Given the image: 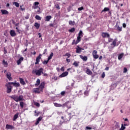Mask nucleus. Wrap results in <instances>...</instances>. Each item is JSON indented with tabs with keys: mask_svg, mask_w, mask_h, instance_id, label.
<instances>
[{
	"mask_svg": "<svg viewBox=\"0 0 130 130\" xmlns=\"http://www.w3.org/2000/svg\"><path fill=\"white\" fill-rule=\"evenodd\" d=\"M45 86V82H41L39 87L34 88L32 89V92L36 93V94H40V92H43V89H44Z\"/></svg>",
	"mask_w": 130,
	"mask_h": 130,
	"instance_id": "obj_1",
	"label": "nucleus"
},
{
	"mask_svg": "<svg viewBox=\"0 0 130 130\" xmlns=\"http://www.w3.org/2000/svg\"><path fill=\"white\" fill-rule=\"evenodd\" d=\"M10 98L13 99L16 102H19V101H24V97L23 95H19V96L17 95H13L10 96Z\"/></svg>",
	"mask_w": 130,
	"mask_h": 130,
	"instance_id": "obj_2",
	"label": "nucleus"
},
{
	"mask_svg": "<svg viewBox=\"0 0 130 130\" xmlns=\"http://www.w3.org/2000/svg\"><path fill=\"white\" fill-rule=\"evenodd\" d=\"M32 74H36V76L39 77L41 76V74H43V68H41L39 70H33Z\"/></svg>",
	"mask_w": 130,
	"mask_h": 130,
	"instance_id": "obj_3",
	"label": "nucleus"
},
{
	"mask_svg": "<svg viewBox=\"0 0 130 130\" xmlns=\"http://www.w3.org/2000/svg\"><path fill=\"white\" fill-rule=\"evenodd\" d=\"M83 31L82 30H80L78 34V36L77 37V40L76 41L75 45L78 44V43L81 41V39L82 38L81 37H83Z\"/></svg>",
	"mask_w": 130,
	"mask_h": 130,
	"instance_id": "obj_4",
	"label": "nucleus"
},
{
	"mask_svg": "<svg viewBox=\"0 0 130 130\" xmlns=\"http://www.w3.org/2000/svg\"><path fill=\"white\" fill-rule=\"evenodd\" d=\"M11 84H9V82L8 84H6L5 85L6 87H7V94H10V93H11V92H12V89H13V87H12V86H11Z\"/></svg>",
	"mask_w": 130,
	"mask_h": 130,
	"instance_id": "obj_5",
	"label": "nucleus"
},
{
	"mask_svg": "<svg viewBox=\"0 0 130 130\" xmlns=\"http://www.w3.org/2000/svg\"><path fill=\"white\" fill-rule=\"evenodd\" d=\"M98 52L96 50H94L92 51V56L93 58H94V59H97V58H99V55L98 54H97Z\"/></svg>",
	"mask_w": 130,
	"mask_h": 130,
	"instance_id": "obj_6",
	"label": "nucleus"
},
{
	"mask_svg": "<svg viewBox=\"0 0 130 130\" xmlns=\"http://www.w3.org/2000/svg\"><path fill=\"white\" fill-rule=\"evenodd\" d=\"M76 53H81L82 52V50H84V48L80 47L79 46H77V47L76 48Z\"/></svg>",
	"mask_w": 130,
	"mask_h": 130,
	"instance_id": "obj_7",
	"label": "nucleus"
},
{
	"mask_svg": "<svg viewBox=\"0 0 130 130\" xmlns=\"http://www.w3.org/2000/svg\"><path fill=\"white\" fill-rule=\"evenodd\" d=\"M66 106L68 109L72 108V106L71 105V103L70 102H67L63 104V107H66Z\"/></svg>",
	"mask_w": 130,
	"mask_h": 130,
	"instance_id": "obj_8",
	"label": "nucleus"
},
{
	"mask_svg": "<svg viewBox=\"0 0 130 130\" xmlns=\"http://www.w3.org/2000/svg\"><path fill=\"white\" fill-rule=\"evenodd\" d=\"M6 129L11 130L15 129V126H14L13 125L7 124L6 125Z\"/></svg>",
	"mask_w": 130,
	"mask_h": 130,
	"instance_id": "obj_9",
	"label": "nucleus"
},
{
	"mask_svg": "<svg viewBox=\"0 0 130 130\" xmlns=\"http://www.w3.org/2000/svg\"><path fill=\"white\" fill-rule=\"evenodd\" d=\"M41 56H42V55H41V54H40L39 56L37 57L36 59L35 64H38V63L40 62V59H41Z\"/></svg>",
	"mask_w": 130,
	"mask_h": 130,
	"instance_id": "obj_10",
	"label": "nucleus"
},
{
	"mask_svg": "<svg viewBox=\"0 0 130 130\" xmlns=\"http://www.w3.org/2000/svg\"><path fill=\"white\" fill-rule=\"evenodd\" d=\"M102 37L103 38H109L110 37V35L107 32H102Z\"/></svg>",
	"mask_w": 130,
	"mask_h": 130,
	"instance_id": "obj_11",
	"label": "nucleus"
},
{
	"mask_svg": "<svg viewBox=\"0 0 130 130\" xmlns=\"http://www.w3.org/2000/svg\"><path fill=\"white\" fill-rule=\"evenodd\" d=\"M86 70L85 71V73L87 75H89V76H91L93 74V72H92L91 71V70H90V69H89L88 67H86Z\"/></svg>",
	"mask_w": 130,
	"mask_h": 130,
	"instance_id": "obj_12",
	"label": "nucleus"
},
{
	"mask_svg": "<svg viewBox=\"0 0 130 130\" xmlns=\"http://www.w3.org/2000/svg\"><path fill=\"white\" fill-rule=\"evenodd\" d=\"M9 85H13L14 87H20V83L19 82H9Z\"/></svg>",
	"mask_w": 130,
	"mask_h": 130,
	"instance_id": "obj_13",
	"label": "nucleus"
},
{
	"mask_svg": "<svg viewBox=\"0 0 130 130\" xmlns=\"http://www.w3.org/2000/svg\"><path fill=\"white\" fill-rule=\"evenodd\" d=\"M69 75L68 72H65L62 73L61 75L59 76V78H63L64 77H67Z\"/></svg>",
	"mask_w": 130,
	"mask_h": 130,
	"instance_id": "obj_14",
	"label": "nucleus"
},
{
	"mask_svg": "<svg viewBox=\"0 0 130 130\" xmlns=\"http://www.w3.org/2000/svg\"><path fill=\"white\" fill-rule=\"evenodd\" d=\"M24 60V57H21L20 58H19L18 60H17V63L18 66H20L21 64V62Z\"/></svg>",
	"mask_w": 130,
	"mask_h": 130,
	"instance_id": "obj_15",
	"label": "nucleus"
},
{
	"mask_svg": "<svg viewBox=\"0 0 130 130\" xmlns=\"http://www.w3.org/2000/svg\"><path fill=\"white\" fill-rule=\"evenodd\" d=\"M6 77L9 81H12V74L10 72L7 73Z\"/></svg>",
	"mask_w": 130,
	"mask_h": 130,
	"instance_id": "obj_16",
	"label": "nucleus"
},
{
	"mask_svg": "<svg viewBox=\"0 0 130 130\" xmlns=\"http://www.w3.org/2000/svg\"><path fill=\"white\" fill-rule=\"evenodd\" d=\"M10 34L12 37H15L16 36V32L14 30H11L10 31Z\"/></svg>",
	"mask_w": 130,
	"mask_h": 130,
	"instance_id": "obj_17",
	"label": "nucleus"
},
{
	"mask_svg": "<svg viewBox=\"0 0 130 130\" xmlns=\"http://www.w3.org/2000/svg\"><path fill=\"white\" fill-rule=\"evenodd\" d=\"M1 12L2 15H9V11L7 10H1Z\"/></svg>",
	"mask_w": 130,
	"mask_h": 130,
	"instance_id": "obj_18",
	"label": "nucleus"
},
{
	"mask_svg": "<svg viewBox=\"0 0 130 130\" xmlns=\"http://www.w3.org/2000/svg\"><path fill=\"white\" fill-rule=\"evenodd\" d=\"M41 120H42V117L40 116L37 119V121L35 123V125H38V124H39V122L41 121Z\"/></svg>",
	"mask_w": 130,
	"mask_h": 130,
	"instance_id": "obj_19",
	"label": "nucleus"
},
{
	"mask_svg": "<svg viewBox=\"0 0 130 130\" xmlns=\"http://www.w3.org/2000/svg\"><path fill=\"white\" fill-rule=\"evenodd\" d=\"M19 81L21 85L23 86H24V85H26V82L24 81V79L22 78H19Z\"/></svg>",
	"mask_w": 130,
	"mask_h": 130,
	"instance_id": "obj_20",
	"label": "nucleus"
},
{
	"mask_svg": "<svg viewBox=\"0 0 130 130\" xmlns=\"http://www.w3.org/2000/svg\"><path fill=\"white\" fill-rule=\"evenodd\" d=\"M124 56V53H121L118 55V59L119 60H121V58H122V57H123Z\"/></svg>",
	"mask_w": 130,
	"mask_h": 130,
	"instance_id": "obj_21",
	"label": "nucleus"
},
{
	"mask_svg": "<svg viewBox=\"0 0 130 130\" xmlns=\"http://www.w3.org/2000/svg\"><path fill=\"white\" fill-rule=\"evenodd\" d=\"M115 27L116 28L117 31H118L119 32H121L122 31V27H120L119 25H115Z\"/></svg>",
	"mask_w": 130,
	"mask_h": 130,
	"instance_id": "obj_22",
	"label": "nucleus"
},
{
	"mask_svg": "<svg viewBox=\"0 0 130 130\" xmlns=\"http://www.w3.org/2000/svg\"><path fill=\"white\" fill-rule=\"evenodd\" d=\"M80 57L84 61H87L88 60V57L86 56H83L82 55H80Z\"/></svg>",
	"mask_w": 130,
	"mask_h": 130,
	"instance_id": "obj_23",
	"label": "nucleus"
},
{
	"mask_svg": "<svg viewBox=\"0 0 130 130\" xmlns=\"http://www.w3.org/2000/svg\"><path fill=\"white\" fill-rule=\"evenodd\" d=\"M52 18V17H51V16H50V15L47 16L45 17V21L46 22H49V21H50V20H51Z\"/></svg>",
	"mask_w": 130,
	"mask_h": 130,
	"instance_id": "obj_24",
	"label": "nucleus"
},
{
	"mask_svg": "<svg viewBox=\"0 0 130 130\" xmlns=\"http://www.w3.org/2000/svg\"><path fill=\"white\" fill-rule=\"evenodd\" d=\"M119 43H120V41H118L117 39H115L114 40V46H117Z\"/></svg>",
	"mask_w": 130,
	"mask_h": 130,
	"instance_id": "obj_25",
	"label": "nucleus"
},
{
	"mask_svg": "<svg viewBox=\"0 0 130 130\" xmlns=\"http://www.w3.org/2000/svg\"><path fill=\"white\" fill-rule=\"evenodd\" d=\"M19 116V113H17L16 114L14 115L13 117V121H15V120H17V119L18 118Z\"/></svg>",
	"mask_w": 130,
	"mask_h": 130,
	"instance_id": "obj_26",
	"label": "nucleus"
},
{
	"mask_svg": "<svg viewBox=\"0 0 130 130\" xmlns=\"http://www.w3.org/2000/svg\"><path fill=\"white\" fill-rule=\"evenodd\" d=\"M40 85V79H38L36 81V83L35 84L36 87H38Z\"/></svg>",
	"mask_w": 130,
	"mask_h": 130,
	"instance_id": "obj_27",
	"label": "nucleus"
},
{
	"mask_svg": "<svg viewBox=\"0 0 130 130\" xmlns=\"http://www.w3.org/2000/svg\"><path fill=\"white\" fill-rule=\"evenodd\" d=\"M54 105L55 106V107H63V105L56 103H54Z\"/></svg>",
	"mask_w": 130,
	"mask_h": 130,
	"instance_id": "obj_28",
	"label": "nucleus"
},
{
	"mask_svg": "<svg viewBox=\"0 0 130 130\" xmlns=\"http://www.w3.org/2000/svg\"><path fill=\"white\" fill-rule=\"evenodd\" d=\"M34 26L37 29H39L40 27V24L38 23V22H36L35 23Z\"/></svg>",
	"mask_w": 130,
	"mask_h": 130,
	"instance_id": "obj_29",
	"label": "nucleus"
},
{
	"mask_svg": "<svg viewBox=\"0 0 130 130\" xmlns=\"http://www.w3.org/2000/svg\"><path fill=\"white\" fill-rule=\"evenodd\" d=\"M69 25H71V26H75L76 22H75V21H72V20H70L69 21Z\"/></svg>",
	"mask_w": 130,
	"mask_h": 130,
	"instance_id": "obj_30",
	"label": "nucleus"
},
{
	"mask_svg": "<svg viewBox=\"0 0 130 130\" xmlns=\"http://www.w3.org/2000/svg\"><path fill=\"white\" fill-rule=\"evenodd\" d=\"M79 63H80L79 62H77L75 61L73 63V66H75L76 68H78V67H79Z\"/></svg>",
	"mask_w": 130,
	"mask_h": 130,
	"instance_id": "obj_31",
	"label": "nucleus"
},
{
	"mask_svg": "<svg viewBox=\"0 0 130 130\" xmlns=\"http://www.w3.org/2000/svg\"><path fill=\"white\" fill-rule=\"evenodd\" d=\"M3 64H4V67H6V68H7L8 67V65L9 64L8 63V62L6 61L5 60H3Z\"/></svg>",
	"mask_w": 130,
	"mask_h": 130,
	"instance_id": "obj_32",
	"label": "nucleus"
},
{
	"mask_svg": "<svg viewBox=\"0 0 130 130\" xmlns=\"http://www.w3.org/2000/svg\"><path fill=\"white\" fill-rule=\"evenodd\" d=\"M13 5L17 8H19V7H20V4H19L18 2H13Z\"/></svg>",
	"mask_w": 130,
	"mask_h": 130,
	"instance_id": "obj_33",
	"label": "nucleus"
},
{
	"mask_svg": "<svg viewBox=\"0 0 130 130\" xmlns=\"http://www.w3.org/2000/svg\"><path fill=\"white\" fill-rule=\"evenodd\" d=\"M52 56H53V53L52 52L51 53L50 55L48 57V60H50L52 58Z\"/></svg>",
	"mask_w": 130,
	"mask_h": 130,
	"instance_id": "obj_34",
	"label": "nucleus"
},
{
	"mask_svg": "<svg viewBox=\"0 0 130 130\" xmlns=\"http://www.w3.org/2000/svg\"><path fill=\"white\" fill-rule=\"evenodd\" d=\"M63 56H67L68 58H70L71 57V54L66 53Z\"/></svg>",
	"mask_w": 130,
	"mask_h": 130,
	"instance_id": "obj_35",
	"label": "nucleus"
},
{
	"mask_svg": "<svg viewBox=\"0 0 130 130\" xmlns=\"http://www.w3.org/2000/svg\"><path fill=\"white\" fill-rule=\"evenodd\" d=\"M108 11H109V8L106 7L102 11V13H103V12H108Z\"/></svg>",
	"mask_w": 130,
	"mask_h": 130,
	"instance_id": "obj_36",
	"label": "nucleus"
},
{
	"mask_svg": "<svg viewBox=\"0 0 130 130\" xmlns=\"http://www.w3.org/2000/svg\"><path fill=\"white\" fill-rule=\"evenodd\" d=\"M35 18L36 20H38L39 21H41V17L39 16V15H36L35 16Z\"/></svg>",
	"mask_w": 130,
	"mask_h": 130,
	"instance_id": "obj_37",
	"label": "nucleus"
},
{
	"mask_svg": "<svg viewBox=\"0 0 130 130\" xmlns=\"http://www.w3.org/2000/svg\"><path fill=\"white\" fill-rule=\"evenodd\" d=\"M75 29L74 27H72L71 29L69 30V32L71 33H73V32H75Z\"/></svg>",
	"mask_w": 130,
	"mask_h": 130,
	"instance_id": "obj_38",
	"label": "nucleus"
},
{
	"mask_svg": "<svg viewBox=\"0 0 130 130\" xmlns=\"http://www.w3.org/2000/svg\"><path fill=\"white\" fill-rule=\"evenodd\" d=\"M39 114H40V112H38L35 110V116H38L39 115Z\"/></svg>",
	"mask_w": 130,
	"mask_h": 130,
	"instance_id": "obj_39",
	"label": "nucleus"
},
{
	"mask_svg": "<svg viewBox=\"0 0 130 130\" xmlns=\"http://www.w3.org/2000/svg\"><path fill=\"white\" fill-rule=\"evenodd\" d=\"M84 94L85 96H88L89 95V91H87V90L85 91L84 92Z\"/></svg>",
	"mask_w": 130,
	"mask_h": 130,
	"instance_id": "obj_40",
	"label": "nucleus"
},
{
	"mask_svg": "<svg viewBox=\"0 0 130 130\" xmlns=\"http://www.w3.org/2000/svg\"><path fill=\"white\" fill-rule=\"evenodd\" d=\"M34 105H36L37 107H40V104H39V103L35 102Z\"/></svg>",
	"mask_w": 130,
	"mask_h": 130,
	"instance_id": "obj_41",
	"label": "nucleus"
},
{
	"mask_svg": "<svg viewBox=\"0 0 130 130\" xmlns=\"http://www.w3.org/2000/svg\"><path fill=\"white\" fill-rule=\"evenodd\" d=\"M20 107H21V108H24V102H20Z\"/></svg>",
	"mask_w": 130,
	"mask_h": 130,
	"instance_id": "obj_42",
	"label": "nucleus"
},
{
	"mask_svg": "<svg viewBox=\"0 0 130 130\" xmlns=\"http://www.w3.org/2000/svg\"><path fill=\"white\" fill-rule=\"evenodd\" d=\"M125 129V126H124L123 125V124H121V128H120L119 130H124Z\"/></svg>",
	"mask_w": 130,
	"mask_h": 130,
	"instance_id": "obj_43",
	"label": "nucleus"
},
{
	"mask_svg": "<svg viewBox=\"0 0 130 130\" xmlns=\"http://www.w3.org/2000/svg\"><path fill=\"white\" fill-rule=\"evenodd\" d=\"M49 61V60H44V61L43 62V64H47L48 63V62Z\"/></svg>",
	"mask_w": 130,
	"mask_h": 130,
	"instance_id": "obj_44",
	"label": "nucleus"
},
{
	"mask_svg": "<svg viewBox=\"0 0 130 130\" xmlns=\"http://www.w3.org/2000/svg\"><path fill=\"white\" fill-rule=\"evenodd\" d=\"M126 72H127V69L125 67V68H123V73H124V74H125V73H126Z\"/></svg>",
	"mask_w": 130,
	"mask_h": 130,
	"instance_id": "obj_45",
	"label": "nucleus"
},
{
	"mask_svg": "<svg viewBox=\"0 0 130 130\" xmlns=\"http://www.w3.org/2000/svg\"><path fill=\"white\" fill-rule=\"evenodd\" d=\"M55 7L57 9V10H60V7H59V5L56 4L55 5Z\"/></svg>",
	"mask_w": 130,
	"mask_h": 130,
	"instance_id": "obj_46",
	"label": "nucleus"
},
{
	"mask_svg": "<svg viewBox=\"0 0 130 130\" xmlns=\"http://www.w3.org/2000/svg\"><path fill=\"white\" fill-rule=\"evenodd\" d=\"M82 10H84V7H83L78 8V11H82Z\"/></svg>",
	"mask_w": 130,
	"mask_h": 130,
	"instance_id": "obj_47",
	"label": "nucleus"
},
{
	"mask_svg": "<svg viewBox=\"0 0 130 130\" xmlns=\"http://www.w3.org/2000/svg\"><path fill=\"white\" fill-rule=\"evenodd\" d=\"M85 129L91 130V129H92V127H89V126H86L85 128Z\"/></svg>",
	"mask_w": 130,
	"mask_h": 130,
	"instance_id": "obj_48",
	"label": "nucleus"
},
{
	"mask_svg": "<svg viewBox=\"0 0 130 130\" xmlns=\"http://www.w3.org/2000/svg\"><path fill=\"white\" fill-rule=\"evenodd\" d=\"M47 53V49H45L44 50L43 55H44V54H45V53Z\"/></svg>",
	"mask_w": 130,
	"mask_h": 130,
	"instance_id": "obj_49",
	"label": "nucleus"
},
{
	"mask_svg": "<svg viewBox=\"0 0 130 130\" xmlns=\"http://www.w3.org/2000/svg\"><path fill=\"white\" fill-rule=\"evenodd\" d=\"M102 78H105V73L103 72L102 74Z\"/></svg>",
	"mask_w": 130,
	"mask_h": 130,
	"instance_id": "obj_50",
	"label": "nucleus"
},
{
	"mask_svg": "<svg viewBox=\"0 0 130 130\" xmlns=\"http://www.w3.org/2000/svg\"><path fill=\"white\" fill-rule=\"evenodd\" d=\"M64 94H66V91H62V92H61V95L62 96H63V95H64Z\"/></svg>",
	"mask_w": 130,
	"mask_h": 130,
	"instance_id": "obj_51",
	"label": "nucleus"
},
{
	"mask_svg": "<svg viewBox=\"0 0 130 130\" xmlns=\"http://www.w3.org/2000/svg\"><path fill=\"white\" fill-rule=\"evenodd\" d=\"M74 44H76V40H74L72 43V45H74Z\"/></svg>",
	"mask_w": 130,
	"mask_h": 130,
	"instance_id": "obj_52",
	"label": "nucleus"
},
{
	"mask_svg": "<svg viewBox=\"0 0 130 130\" xmlns=\"http://www.w3.org/2000/svg\"><path fill=\"white\" fill-rule=\"evenodd\" d=\"M60 71L61 72H64V68H63V67H61V68L60 69Z\"/></svg>",
	"mask_w": 130,
	"mask_h": 130,
	"instance_id": "obj_53",
	"label": "nucleus"
},
{
	"mask_svg": "<svg viewBox=\"0 0 130 130\" xmlns=\"http://www.w3.org/2000/svg\"><path fill=\"white\" fill-rule=\"evenodd\" d=\"M43 75L44 77H47L48 76V74H47V73H43Z\"/></svg>",
	"mask_w": 130,
	"mask_h": 130,
	"instance_id": "obj_54",
	"label": "nucleus"
},
{
	"mask_svg": "<svg viewBox=\"0 0 130 130\" xmlns=\"http://www.w3.org/2000/svg\"><path fill=\"white\" fill-rule=\"evenodd\" d=\"M66 61H67V62H71V59L68 58L66 59Z\"/></svg>",
	"mask_w": 130,
	"mask_h": 130,
	"instance_id": "obj_55",
	"label": "nucleus"
},
{
	"mask_svg": "<svg viewBox=\"0 0 130 130\" xmlns=\"http://www.w3.org/2000/svg\"><path fill=\"white\" fill-rule=\"evenodd\" d=\"M122 26L123 28L126 27V24L125 23H123Z\"/></svg>",
	"mask_w": 130,
	"mask_h": 130,
	"instance_id": "obj_56",
	"label": "nucleus"
},
{
	"mask_svg": "<svg viewBox=\"0 0 130 130\" xmlns=\"http://www.w3.org/2000/svg\"><path fill=\"white\" fill-rule=\"evenodd\" d=\"M4 54H7V53L8 52L7 50H6V49L5 48H4Z\"/></svg>",
	"mask_w": 130,
	"mask_h": 130,
	"instance_id": "obj_57",
	"label": "nucleus"
},
{
	"mask_svg": "<svg viewBox=\"0 0 130 130\" xmlns=\"http://www.w3.org/2000/svg\"><path fill=\"white\" fill-rule=\"evenodd\" d=\"M20 10L21 11H25V8H22V6H20Z\"/></svg>",
	"mask_w": 130,
	"mask_h": 130,
	"instance_id": "obj_58",
	"label": "nucleus"
},
{
	"mask_svg": "<svg viewBox=\"0 0 130 130\" xmlns=\"http://www.w3.org/2000/svg\"><path fill=\"white\" fill-rule=\"evenodd\" d=\"M53 79L54 80H55V81H57L58 78L56 77H54Z\"/></svg>",
	"mask_w": 130,
	"mask_h": 130,
	"instance_id": "obj_59",
	"label": "nucleus"
},
{
	"mask_svg": "<svg viewBox=\"0 0 130 130\" xmlns=\"http://www.w3.org/2000/svg\"><path fill=\"white\" fill-rule=\"evenodd\" d=\"M35 6H38V5H39V2H35Z\"/></svg>",
	"mask_w": 130,
	"mask_h": 130,
	"instance_id": "obj_60",
	"label": "nucleus"
},
{
	"mask_svg": "<svg viewBox=\"0 0 130 130\" xmlns=\"http://www.w3.org/2000/svg\"><path fill=\"white\" fill-rule=\"evenodd\" d=\"M102 58H103V57L102 56H100L99 57V59L100 60H101V59H102Z\"/></svg>",
	"mask_w": 130,
	"mask_h": 130,
	"instance_id": "obj_61",
	"label": "nucleus"
},
{
	"mask_svg": "<svg viewBox=\"0 0 130 130\" xmlns=\"http://www.w3.org/2000/svg\"><path fill=\"white\" fill-rule=\"evenodd\" d=\"M49 26H50V27H53L54 25H53V24H52V23H50V24H49Z\"/></svg>",
	"mask_w": 130,
	"mask_h": 130,
	"instance_id": "obj_62",
	"label": "nucleus"
},
{
	"mask_svg": "<svg viewBox=\"0 0 130 130\" xmlns=\"http://www.w3.org/2000/svg\"><path fill=\"white\" fill-rule=\"evenodd\" d=\"M124 121H128V123H129V122L128 121V119L127 118H125L124 119Z\"/></svg>",
	"mask_w": 130,
	"mask_h": 130,
	"instance_id": "obj_63",
	"label": "nucleus"
},
{
	"mask_svg": "<svg viewBox=\"0 0 130 130\" xmlns=\"http://www.w3.org/2000/svg\"><path fill=\"white\" fill-rule=\"evenodd\" d=\"M25 19H26V20H28V19H29V16H25Z\"/></svg>",
	"mask_w": 130,
	"mask_h": 130,
	"instance_id": "obj_64",
	"label": "nucleus"
}]
</instances>
